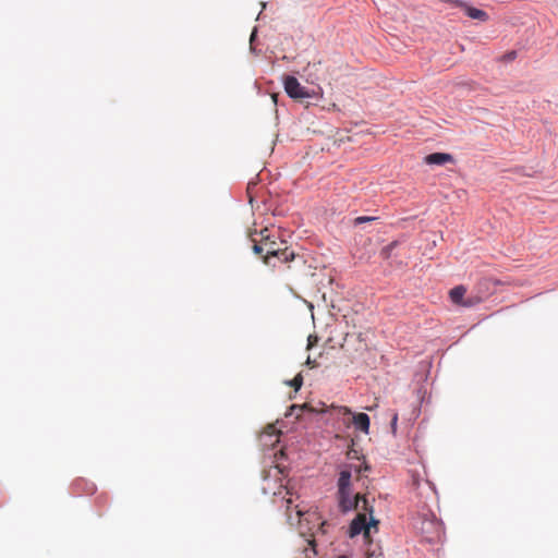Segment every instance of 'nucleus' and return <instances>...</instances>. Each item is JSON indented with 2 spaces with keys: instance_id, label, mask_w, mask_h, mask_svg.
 Wrapping results in <instances>:
<instances>
[{
  "instance_id": "nucleus-1",
  "label": "nucleus",
  "mask_w": 558,
  "mask_h": 558,
  "mask_svg": "<svg viewBox=\"0 0 558 558\" xmlns=\"http://www.w3.org/2000/svg\"><path fill=\"white\" fill-rule=\"evenodd\" d=\"M351 471L342 470L338 478V504L342 512H348L353 509H357L360 504H363V508L366 507V499L360 494L352 495L351 492Z\"/></svg>"
},
{
  "instance_id": "nucleus-2",
  "label": "nucleus",
  "mask_w": 558,
  "mask_h": 558,
  "mask_svg": "<svg viewBox=\"0 0 558 558\" xmlns=\"http://www.w3.org/2000/svg\"><path fill=\"white\" fill-rule=\"evenodd\" d=\"M414 525L427 543H439L445 536L442 523L432 512L420 514Z\"/></svg>"
},
{
  "instance_id": "nucleus-3",
  "label": "nucleus",
  "mask_w": 558,
  "mask_h": 558,
  "mask_svg": "<svg viewBox=\"0 0 558 558\" xmlns=\"http://www.w3.org/2000/svg\"><path fill=\"white\" fill-rule=\"evenodd\" d=\"M262 239L259 243H255L253 245V251L256 254L265 253L263 256V260L266 265L276 266L271 264L272 255H276L283 244V242H277L268 234V229H264L260 231Z\"/></svg>"
},
{
  "instance_id": "nucleus-4",
  "label": "nucleus",
  "mask_w": 558,
  "mask_h": 558,
  "mask_svg": "<svg viewBox=\"0 0 558 558\" xmlns=\"http://www.w3.org/2000/svg\"><path fill=\"white\" fill-rule=\"evenodd\" d=\"M378 524L379 521L374 520L372 517L368 520L366 513H357L349 526V536L355 537L363 533L364 539L371 542L372 529H375V532H378Z\"/></svg>"
},
{
  "instance_id": "nucleus-5",
  "label": "nucleus",
  "mask_w": 558,
  "mask_h": 558,
  "mask_svg": "<svg viewBox=\"0 0 558 558\" xmlns=\"http://www.w3.org/2000/svg\"><path fill=\"white\" fill-rule=\"evenodd\" d=\"M283 84L286 93L293 99L303 100L315 96L314 90L306 89L294 76H286Z\"/></svg>"
},
{
  "instance_id": "nucleus-6",
  "label": "nucleus",
  "mask_w": 558,
  "mask_h": 558,
  "mask_svg": "<svg viewBox=\"0 0 558 558\" xmlns=\"http://www.w3.org/2000/svg\"><path fill=\"white\" fill-rule=\"evenodd\" d=\"M343 423L353 424L355 429L368 433L369 417L365 413L353 414L350 410L343 409Z\"/></svg>"
},
{
  "instance_id": "nucleus-7",
  "label": "nucleus",
  "mask_w": 558,
  "mask_h": 558,
  "mask_svg": "<svg viewBox=\"0 0 558 558\" xmlns=\"http://www.w3.org/2000/svg\"><path fill=\"white\" fill-rule=\"evenodd\" d=\"M286 507V515L289 524L294 525L300 522L301 517L303 515L302 509L299 508V506H293V499L290 496L287 499H282Z\"/></svg>"
},
{
  "instance_id": "nucleus-8",
  "label": "nucleus",
  "mask_w": 558,
  "mask_h": 558,
  "mask_svg": "<svg viewBox=\"0 0 558 558\" xmlns=\"http://www.w3.org/2000/svg\"><path fill=\"white\" fill-rule=\"evenodd\" d=\"M453 157L450 154L447 153H433L425 157V162L427 165H437L442 166L447 162H452Z\"/></svg>"
},
{
  "instance_id": "nucleus-9",
  "label": "nucleus",
  "mask_w": 558,
  "mask_h": 558,
  "mask_svg": "<svg viewBox=\"0 0 558 558\" xmlns=\"http://www.w3.org/2000/svg\"><path fill=\"white\" fill-rule=\"evenodd\" d=\"M465 293H466V289L463 286H457L450 290L449 296H450V300L452 301V303L463 305V306H469V305H471V303L463 302V298H464Z\"/></svg>"
},
{
  "instance_id": "nucleus-10",
  "label": "nucleus",
  "mask_w": 558,
  "mask_h": 558,
  "mask_svg": "<svg viewBox=\"0 0 558 558\" xmlns=\"http://www.w3.org/2000/svg\"><path fill=\"white\" fill-rule=\"evenodd\" d=\"M294 252L286 247H280L278 253L276 255H272V257L278 258L282 263H288L292 259H294Z\"/></svg>"
},
{
  "instance_id": "nucleus-11",
  "label": "nucleus",
  "mask_w": 558,
  "mask_h": 558,
  "mask_svg": "<svg viewBox=\"0 0 558 558\" xmlns=\"http://www.w3.org/2000/svg\"><path fill=\"white\" fill-rule=\"evenodd\" d=\"M289 385L294 388L295 391H298L302 385H303V377L301 374H298L290 383Z\"/></svg>"
},
{
  "instance_id": "nucleus-12",
  "label": "nucleus",
  "mask_w": 558,
  "mask_h": 558,
  "mask_svg": "<svg viewBox=\"0 0 558 558\" xmlns=\"http://www.w3.org/2000/svg\"><path fill=\"white\" fill-rule=\"evenodd\" d=\"M320 64V61L318 62H314V63H308L307 66L304 69V72L310 76L312 77L313 76V73H312V70H317L318 65Z\"/></svg>"
},
{
  "instance_id": "nucleus-13",
  "label": "nucleus",
  "mask_w": 558,
  "mask_h": 558,
  "mask_svg": "<svg viewBox=\"0 0 558 558\" xmlns=\"http://www.w3.org/2000/svg\"><path fill=\"white\" fill-rule=\"evenodd\" d=\"M374 218H372V217L361 216V217L355 218L354 222H355V225H360V223H363L366 221H371Z\"/></svg>"
},
{
  "instance_id": "nucleus-14",
  "label": "nucleus",
  "mask_w": 558,
  "mask_h": 558,
  "mask_svg": "<svg viewBox=\"0 0 558 558\" xmlns=\"http://www.w3.org/2000/svg\"><path fill=\"white\" fill-rule=\"evenodd\" d=\"M397 421H398V414H397V413H395V414L392 415L391 424H390V425H391V432H392V434H396V429H397Z\"/></svg>"
},
{
  "instance_id": "nucleus-15",
  "label": "nucleus",
  "mask_w": 558,
  "mask_h": 558,
  "mask_svg": "<svg viewBox=\"0 0 558 558\" xmlns=\"http://www.w3.org/2000/svg\"><path fill=\"white\" fill-rule=\"evenodd\" d=\"M517 58V52L515 51H510L508 53H506L502 59L506 60V61H512Z\"/></svg>"
},
{
  "instance_id": "nucleus-16",
  "label": "nucleus",
  "mask_w": 558,
  "mask_h": 558,
  "mask_svg": "<svg viewBox=\"0 0 558 558\" xmlns=\"http://www.w3.org/2000/svg\"><path fill=\"white\" fill-rule=\"evenodd\" d=\"M412 485L415 486V487L420 486V478H418V476H416V475L412 476Z\"/></svg>"
},
{
  "instance_id": "nucleus-17",
  "label": "nucleus",
  "mask_w": 558,
  "mask_h": 558,
  "mask_svg": "<svg viewBox=\"0 0 558 558\" xmlns=\"http://www.w3.org/2000/svg\"><path fill=\"white\" fill-rule=\"evenodd\" d=\"M255 36H256V31H254V32L252 33V35H251V38H250L251 43L254 40Z\"/></svg>"
},
{
  "instance_id": "nucleus-18",
  "label": "nucleus",
  "mask_w": 558,
  "mask_h": 558,
  "mask_svg": "<svg viewBox=\"0 0 558 558\" xmlns=\"http://www.w3.org/2000/svg\"><path fill=\"white\" fill-rule=\"evenodd\" d=\"M395 245H396V242H392L388 247H386V251L387 250H392L395 247Z\"/></svg>"
},
{
  "instance_id": "nucleus-19",
  "label": "nucleus",
  "mask_w": 558,
  "mask_h": 558,
  "mask_svg": "<svg viewBox=\"0 0 558 558\" xmlns=\"http://www.w3.org/2000/svg\"><path fill=\"white\" fill-rule=\"evenodd\" d=\"M303 408L312 411V408H310L306 403L303 405Z\"/></svg>"
},
{
  "instance_id": "nucleus-20",
  "label": "nucleus",
  "mask_w": 558,
  "mask_h": 558,
  "mask_svg": "<svg viewBox=\"0 0 558 558\" xmlns=\"http://www.w3.org/2000/svg\"><path fill=\"white\" fill-rule=\"evenodd\" d=\"M426 485L428 486V488H429V489H432V490H433V487H432V485H430V483H429V482H426Z\"/></svg>"
}]
</instances>
